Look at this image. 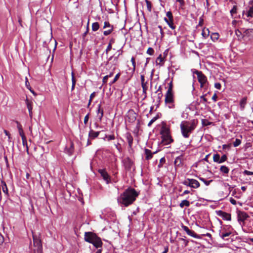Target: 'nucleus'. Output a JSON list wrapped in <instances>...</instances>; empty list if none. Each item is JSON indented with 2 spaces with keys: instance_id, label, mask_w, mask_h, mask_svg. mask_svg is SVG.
Masks as SVG:
<instances>
[{
  "instance_id": "f257e3e1",
  "label": "nucleus",
  "mask_w": 253,
  "mask_h": 253,
  "mask_svg": "<svg viewBox=\"0 0 253 253\" xmlns=\"http://www.w3.org/2000/svg\"><path fill=\"white\" fill-rule=\"evenodd\" d=\"M138 195L134 189L129 188L118 197V202L122 207H127L133 203Z\"/></svg>"
},
{
  "instance_id": "f03ea898",
  "label": "nucleus",
  "mask_w": 253,
  "mask_h": 253,
  "mask_svg": "<svg viewBox=\"0 0 253 253\" xmlns=\"http://www.w3.org/2000/svg\"><path fill=\"white\" fill-rule=\"evenodd\" d=\"M196 127V124L194 120L190 121H182L180 125V127L182 136L187 138Z\"/></svg>"
},
{
  "instance_id": "7ed1b4c3",
  "label": "nucleus",
  "mask_w": 253,
  "mask_h": 253,
  "mask_svg": "<svg viewBox=\"0 0 253 253\" xmlns=\"http://www.w3.org/2000/svg\"><path fill=\"white\" fill-rule=\"evenodd\" d=\"M233 231V228L231 225H223L221 229L219 231V236L223 239L225 240L226 237L229 236Z\"/></svg>"
},
{
  "instance_id": "20e7f679",
  "label": "nucleus",
  "mask_w": 253,
  "mask_h": 253,
  "mask_svg": "<svg viewBox=\"0 0 253 253\" xmlns=\"http://www.w3.org/2000/svg\"><path fill=\"white\" fill-rule=\"evenodd\" d=\"M118 64V56H110L107 62L106 65L110 70L114 71Z\"/></svg>"
},
{
  "instance_id": "39448f33",
  "label": "nucleus",
  "mask_w": 253,
  "mask_h": 253,
  "mask_svg": "<svg viewBox=\"0 0 253 253\" xmlns=\"http://www.w3.org/2000/svg\"><path fill=\"white\" fill-rule=\"evenodd\" d=\"M162 135V143L164 145L169 144L173 141L169 130L167 129H164L161 131Z\"/></svg>"
},
{
  "instance_id": "423d86ee",
  "label": "nucleus",
  "mask_w": 253,
  "mask_h": 253,
  "mask_svg": "<svg viewBox=\"0 0 253 253\" xmlns=\"http://www.w3.org/2000/svg\"><path fill=\"white\" fill-rule=\"evenodd\" d=\"M181 183L186 186H189L194 189L198 188L200 185V183L197 180L192 178H186L182 181Z\"/></svg>"
},
{
  "instance_id": "0eeeda50",
  "label": "nucleus",
  "mask_w": 253,
  "mask_h": 253,
  "mask_svg": "<svg viewBox=\"0 0 253 253\" xmlns=\"http://www.w3.org/2000/svg\"><path fill=\"white\" fill-rule=\"evenodd\" d=\"M34 246L36 248L38 253H42V246L41 240L37 236L33 235Z\"/></svg>"
},
{
  "instance_id": "6e6552de",
  "label": "nucleus",
  "mask_w": 253,
  "mask_h": 253,
  "mask_svg": "<svg viewBox=\"0 0 253 253\" xmlns=\"http://www.w3.org/2000/svg\"><path fill=\"white\" fill-rule=\"evenodd\" d=\"M238 221L241 226L244 224V221L249 217L247 213L244 211H239L238 212Z\"/></svg>"
},
{
  "instance_id": "1a4fd4ad",
  "label": "nucleus",
  "mask_w": 253,
  "mask_h": 253,
  "mask_svg": "<svg viewBox=\"0 0 253 253\" xmlns=\"http://www.w3.org/2000/svg\"><path fill=\"white\" fill-rule=\"evenodd\" d=\"M109 28V29L103 32V35L105 36L110 35L113 31L114 27L111 25L108 21H105L104 23L103 29Z\"/></svg>"
},
{
  "instance_id": "9d476101",
  "label": "nucleus",
  "mask_w": 253,
  "mask_h": 253,
  "mask_svg": "<svg viewBox=\"0 0 253 253\" xmlns=\"http://www.w3.org/2000/svg\"><path fill=\"white\" fill-rule=\"evenodd\" d=\"M97 236L90 232H85L84 234V240L89 243H91Z\"/></svg>"
},
{
  "instance_id": "9b49d317",
  "label": "nucleus",
  "mask_w": 253,
  "mask_h": 253,
  "mask_svg": "<svg viewBox=\"0 0 253 253\" xmlns=\"http://www.w3.org/2000/svg\"><path fill=\"white\" fill-rule=\"evenodd\" d=\"M165 103H170V102L174 101L173 94L172 92H171V88H168L167 93L165 95Z\"/></svg>"
},
{
  "instance_id": "f8f14e48",
  "label": "nucleus",
  "mask_w": 253,
  "mask_h": 253,
  "mask_svg": "<svg viewBox=\"0 0 253 253\" xmlns=\"http://www.w3.org/2000/svg\"><path fill=\"white\" fill-rule=\"evenodd\" d=\"M217 214L221 217L224 220L230 221L231 219V214L222 211H216Z\"/></svg>"
},
{
  "instance_id": "ddd939ff",
  "label": "nucleus",
  "mask_w": 253,
  "mask_h": 253,
  "mask_svg": "<svg viewBox=\"0 0 253 253\" xmlns=\"http://www.w3.org/2000/svg\"><path fill=\"white\" fill-rule=\"evenodd\" d=\"M98 172L101 174L103 179L106 181L107 184L110 182V177L105 169H99Z\"/></svg>"
},
{
  "instance_id": "4468645a",
  "label": "nucleus",
  "mask_w": 253,
  "mask_h": 253,
  "mask_svg": "<svg viewBox=\"0 0 253 253\" xmlns=\"http://www.w3.org/2000/svg\"><path fill=\"white\" fill-rule=\"evenodd\" d=\"M194 73L197 75L199 82L207 83V77L202 73V72L196 70Z\"/></svg>"
},
{
  "instance_id": "2eb2a0df",
  "label": "nucleus",
  "mask_w": 253,
  "mask_h": 253,
  "mask_svg": "<svg viewBox=\"0 0 253 253\" xmlns=\"http://www.w3.org/2000/svg\"><path fill=\"white\" fill-rule=\"evenodd\" d=\"M183 156L182 155L177 157L174 160V164L175 168L180 167L182 165Z\"/></svg>"
},
{
  "instance_id": "dca6fc26",
  "label": "nucleus",
  "mask_w": 253,
  "mask_h": 253,
  "mask_svg": "<svg viewBox=\"0 0 253 253\" xmlns=\"http://www.w3.org/2000/svg\"><path fill=\"white\" fill-rule=\"evenodd\" d=\"M1 186L2 187V191L4 194L5 198L7 199L9 197L8 190L6 183L3 180L1 181Z\"/></svg>"
},
{
  "instance_id": "f3484780",
  "label": "nucleus",
  "mask_w": 253,
  "mask_h": 253,
  "mask_svg": "<svg viewBox=\"0 0 253 253\" xmlns=\"http://www.w3.org/2000/svg\"><path fill=\"white\" fill-rule=\"evenodd\" d=\"M92 244L95 248H98L102 247V242L99 237L97 236L95 238L93 242L91 243Z\"/></svg>"
},
{
  "instance_id": "a211bd4d",
  "label": "nucleus",
  "mask_w": 253,
  "mask_h": 253,
  "mask_svg": "<svg viewBox=\"0 0 253 253\" xmlns=\"http://www.w3.org/2000/svg\"><path fill=\"white\" fill-rule=\"evenodd\" d=\"M97 113L98 119L100 121H101L104 114L103 110V109L101 108V104H99L97 105Z\"/></svg>"
},
{
  "instance_id": "6ab92c4d",
  "label": "nucleus",
  "mask_w": 253,
  "mask_h": 253,
  "mask_svg": "<svg viewBox=\"0 0 253 253\" xmlns=\"http://www.w3.org/2000/svg\"><path fill=\"white\" fill-rule=\"evenodd\" d=\"M126 138L128 142L129 148H131L133 143V137L130 133H126Z\"/></svg>"
},
{
  "instance_id": "aec40b11",
  "label": "nucleus",
  "mask_w": 253,
  "mask_h": 253,
  "mask_svg": "<svg viewBox=\"0 0 253 253\" xmlns=\"http://www.w3.org/2000/svg\"><path fill=\"white\" fill-rule=\"evenodd\" d=\"M124 167L126 170H130L131 168L132 163L131 161L127 159L126 160H125L124 161Z\"/></svg>"
},
{
  "instance_id": "412c9836",
  "label": "nucleus",
  "mask_w": 253,
  "mask_h": 253,
  "mask_svg": "<svg viewBox=\"0 0 253 253\" xmlns=\"http://www.w3.org/2000/svg\"><path fill=\"white\" fill-rule=\"evenodd\" d=\"M26 104L27 107L28 109L29 116L31 118L32 117V102L30 101L28 99L26 100Z\"/></svg>"
},
{
  "instance_id": "4be33fe9",
  "label": "nucleus",
  "mask_w": 253,
  "mask_h": 253,
  "mask_svg": "<svg viewBox=\"0 0 253 253\" xmlns=\"http://www.w3.org/2000/svg\"><path fill=\"white\" fill-rule=\"evenodd\" d=\"M100 132V131H95L92 129H90L88 133V137L91 139H94L98 136Z\"/></svg>"
},
{
  "instance_id": "5701e85b",
  "label": "nucleus",
  "mask_w": 253,
  "mask_h": 253,
  "mask_svg": "<svg viewBox=\"0 0 253 253\" xmlns=\"http://www.w3.org/2000/svg\"><path fill=\"white\" fill-rule=\"evenodd\" d=\"M247 104V98L243 97L240 101V108L241 110L245 109V106Z\"/></svg>"
},
{
  "instance_id": "b1692460",
  "label": "nucleus",
  "mask_w": 253,
  "mask_h": 253,
  "mask_svg": "<svg viewBox=\"0 0 253 253\" xmlns=\"http://www.w3.org/2000/svg\"><path fill=\"white\" fill-rule=\"evenodd\" d=\"M145 154L146 155L145 159L147 160H149L152 158L153 153H152L151 150L148 149H145Z\"/></svg>"
},
{
  "instance_id": "393cba45",
  "label": "nucleus",
  "mask_w": 253,
  "mask_h": 253,
  "mask_svg": "<svg viewBox=\"0 0 253 253\" xmlns=\"http://www.w3.org/2000/svg\"><path fill=\"white\" fill-rule=\"evenodd\" d=\"M245 14L247 17H253V5L249 8V9L245 13V11H243V15Z\"/></svg>"
},
{
  "instance_id": "a878e982",
  "label": "nucleus",
  "mask_w": 253,
  "mask_h": 253,
  "mask_svg": "<svg viewBox=\"0 0 253 253\" xmlns=\"http://www.w3.org/2000/svg\"><path fill=\"white\" fill-rule=\"evenodd\" d=\"M65 152L69 156H71L74 152L73 144L72 143L69 148H66Z\"/></svg>"
},
{
  "instance_id": "bb28decb",
  "label": "nucleus",
  "mask_w": 253,
  "mask_h": 253,
  "mask_svg": "<svg viewBox=\"0 0 253 253\" xmlns=\"http://www.w3.org/2000/svg\"><path fill=\"white\" fill-rule=\"evenodd\" d=\"M220 171L224 174H227L229 172V169L225 166H221L220 168Z\"/></svg>"
},
{
  "instance_id": "cd10ccee",
  "label": "nucleus",
  "mask_w": 253,
  "mask_h": 253,
  "mask_svg": "<svg viewBox=\"0 0 253 253\" xmlns=\"http://www.w3.org/2000/svg\"><path fill=\"white\" fill-rule=\"evenodd\" d=\"M164 20L171 29H174L175 28V26L173 23V20L171 21L168 20L167 18H165Z\"/></svg>"
},
{
  "instance_id": "c85d7f7f",
  "label": "nucleus",
  "mask_w": 253,
  "mask_h": 253,
  "mask_svg": "<svg viewBox=\"0 0 253 253\" xmlns=\"http://www.w3.org/2000/svg\"><path fill=\"white\" fill-rule=\"evenodd\" d=\"M190 206V202L187 200H184L181 201L179 204L180 208H183L184 207H189Z\"/></svg>"
},
{
  "instance_id": "c756f323",
  "label": "nucleus",
  "mask_w": 253,
  "mask_h": 253,
  "mask_svg": "<svg viewBox=\"0 0 253 253\" xmlns=\"http://www.w3.org/2000/svg\"><path fill=\"white\" fill-rule=\"evenodd\" d=\"M219 34L217 33H213L211 36V38L213 42H215L219 39Z\"/></svg>"
},
{
  "instance_id": "7c9ffc66",
  "label": "nucleus",
  "mask_w": 253,
  "mask_h": 253,
  "mask_svg": "<svg viewBox=\"0 0 253 253\" xmlns=\"http://www.w3.org/2000/svg\"><path fill=\"white\" fill-rule=\"evenodd\" d=\"M187 234L191 236V237H194V238H196V239H199L200 238V237L199 235H197L195 232L194 231H192V230H189V231L188 232V233H187Z\"/></svg>"
},
{
  "instance_id": "2f4dec72",
  "label": "nucleus",
  "mask_w": 253,
  "mask_h": 253,
  "mask_svg": "<svg viewBox=\"0 0 253 253\" xmlns=\"http://www.w3.org/2000/svg\"><path fill=\"white\" fill-rule=\"evenodd\" d=\"M115 138V136L114 134L108 135L107 134L105 135V137L103 138L104 140H107V141H110L112 140H114Z\"/></svg>"
},
{
  "instance_id": "473e14b6",
  "label": "nucleus",
  "mask_w": 253,
  "mask_h": 253,
  "mask_svg": "<svg viewBox=\"0 0 253 253\" xmlns=\"http://www.w3.org/2000/svg\"><path fill=\"white\" fill-rule=\"evenodd\" d=\"M210 34V31L208 29H207L206 30L203 29L202 33V35L204 38H207Z\"/></svg>"
},
{
  "instance_id": "72a5a7b5",
  "label": "nucleus",
  "mask_w": 253,
  "mask_h": 253,
  "mask_svg": "<svg viewBox=\"0 0 253 253\" xmlns=\"http://www.w3.org/2000/svg\"><path fill=\"white\" fill-rule=\"evenodd\" d=\"M99 28V25L98 22L93 23L92 24V30L93 31H96Z\"/></svg>"
},
{
  "instance_id": "f704fd0d",
  "label": "nucleus",
  "mask_w": 253,
  "mask_h": 253,
  "mask_svg": "<svg viewBox=\"0 0 253 253\" xmlns=\"http://www.w3.org/2000/svg\"><path fill=\"white\" fill-rule=\"evenodd\" d=\"M213 160L214 162L220 164V155L218 154H214Z\"/></svg>"
},
{
  "instance_id": "c9c22d12",
  "label": "nucleus",
  "mask_w": 253,
  "mask_h": 253,
  "mask_svg": "<svg viewBox=\"0 0 253 253\" xmlns=\"http://www.w3.org/2000/svg\"><path fill=\"white\" fill-rule=\"evenodd\" d=\"M199 179L202 181L204 183V184L207 185V186H208L210 184V183L212 181V180H206L203 177H199Z\"/></svg>"
},
{
  "instance_id": "e433bc0d",
  "label": "nucleus",
  "mask_w": 253,
  "mask_h": 253,
  "mask_svg": "<svg viewBox=\"0 0 253 253\" xmlns=\"http://www.w3.org/2000/svg\"><path fill=\"white\" fill-rule=\"evenodd\" d=\"M75 84H76V80H75L74 76V73L72 72V87H71L72 90L74 89Z\"/></svg>"
},
{
  "instance_id": "4c0bfd02",
  "label": "nucleus",
  "mask_w": 253,
  "mask_h": 253,
  "mask_svg": "<svg viewBox=\"0 0 253 253\" xmlns=\"http://www.w3.org/2000/svg\"><path fill=\"white\" fill-rule=\"evenodd\" d=\"M22 140L23 146L26 148L27 151L28 152V147L26 137L22 138Z\"/></svg>"
},
{
  "instance_id": "58836bf2",
  "label": "nucleus",
  "mask_w": 253,
  "mask_h": 253,
  "mask_svg": "<svg viewBox=\"0 0 253 253\" xmlns=\"http://www.w3.org/2000/svg\"><path fill=\"white\" fill-rule=\"evenodd\" d=\"M241 143V140L239 139L236 138L235 141L233 142V146L234 147H237L240 145Z\"/></svg>"
},
{
  "instance_id": "ea45409f",
  "label": "nucleus",
  "mask_w": 253,
  "mask_h": 253,
  "mask_svg": "<svg viewBox=\"0 0 253 253\" xmlns=\"http://www.w3.org/2000/svg\"><path fill=\"white\" fill-rule=\"evenodd\" d=\"M169 108L173 109L175 107L174 101L170 102V103H165Z\"/></svg>"
},
{
  "instance_id": "a19ab883",
  "label": "nucleus",
  "mask_w": 253,
  "mask_h": 253,
  "mask_svg": "<svg viewBox=\"0 0 253 253\" xmlns=\"http://www.w3.org/2000/svg\"><path fill=\"white\" fill-rule=\"evenodd\" d=\"M158 119V116H156V117H154V118H153L150 120V121L149 122V123L148 124V126H150L152 125V124L153 123H154Z\"/></svg>"
},
{
  "instance_id": "79ce46f5",
  "label": "nucleus",
  "mask_w": 253,
  "mask_h": 253,
  "mask_svg": "<svg viewBox=\"0 0 253 253\" xmlns=\"http://www.w3.org/2000/svg\"><path fill=\"white\" fill-rule=\"evenodd\" d=\"M163 62V58L162 57L161 55H159L156 59V63L157 64H160Z\"/></svg>"
},
{
  "instance_id": "37998d69",
  "label": "nucleus",
  "mask_w": 253,
  "mask_h": 253,
  "mask_svg": "<svg viewBox=\"0 0 253 253\" xmlns=\"http://www.w3.org/2000/svg\"><path fill=\"white\" fill-rule=\"evenodd\" d=\"M120 73H118L115 76V77L114 79H113V80L110 83V84H113L114 83H115L118 80V79L120 77Z\"/></svg>"
},
{
  "instance_id": "c03bdc74",
  "label": "nucleus",
  "mask_w": 253,
  "mask_h": 253,
  "mask_svg": "<svg viewBox=\"0 0 253 253\" xmlns=\"http://www.w3.org/2000/svg\"><path fill=\"white\" fill-rule=\"evenodd\" d=\"M131 62L132 65L133 66L132 73H134L135 69V59L133 57H132L131 58Z\"/></svg>"
},
{
  "instance_id": "a18cd8bd",
  "label": "nucleus",
  "mask_w": 253,
  "mask_h": 253,
  "mask_svg": "<svg viewBox=\"0 0 253 253\" xmlns=\"http://www.w3.org/2000/svg\"><path fill=\"white\" fill-rule=\"evenodd\" d=\"M167 16L169 18L168 20H173L172 14L170 11H168L166 13Z\"/></svg>"
},
{
  "instance_id": "49530a36",
  "label": "nucleus",
  "mask_w": 253,
  "mask_h": 253,
  "mask_svg": "<svg viewBox=\"0 0 253 253\" xmlns=\"http://www.w3.org/2000/svg\"><path fill=\"white\" fill-rule=\"evenodd\" d=\"M227 160V156L226 155H222L221 157H220V164L225 162Z\"/></svg>"
},
{
  "instance_id": "de8ad7c7",
  "label": "nucleus",
  "mask_w": 253,
  "mask_h": 253,
  "mask_svg": "<svg viewBox=\"0 0 253 253\" xmlns=\"http://www.w3.org/2000/svg\"><path fill=\"white\" fill-rule=\"evenodd\" d=\"M115 146L120 153H121L122 152V148L121 146V144L119 143L115 144Z\"/></svg>"
},
{
  "instance_id": "09e8293b",
  "label": "nucleus",
  "mask_w": 253,
  "mask_h": 253,
  "mask_svg": "<svg viewBox=\"0 0 253 253\" xmlns=\"http://www.w3.org/2000/svg\"><path fill=\"white\" fill-rule=\"evenodd\" d=\"M154 52V49L151 48V47H149L148 48V49H147V53H148V54L150 55H152L153 54Z\"/></svg>"
},
{
  "instance_id": "8fccbe9b",
  "label": "nucleus",
  "mask_w": 253,
  "mask_h": 253,
  "mask_svg": "<svg viewBox=\"0 0 253 253\" xmlns=\"http://www.w3.org/2000/svg\"><path fill=\"white\" fill-rule=\"evenodd\" d=\"M166 162V160H165V159L164 157L163 158H162L160 160V164H159L158 165V167H162V165L164 163H165Z\"/></svg>"
},
{
  "instance_id": "3c124183",
  "label": "nucleus",
  "mask_w": 253,
  "mask_h": 253,
  "mask_svg": "<svg viewBox=\"0 0 253 253\" xmlns=\"http://www.w3.org/2000/svg\"><path fill=\"white\" fill-rule=\"evenodd\" d=\"M207 95V94H206L205 95H202L200 96V98L203 101V103L204 104H206L207 102V99L205 98V96Z\"/></svg>"
},
{
  "instance_id": "603ef678",
  "label": "nucleus",
  "mask_w": 253,
  "mask_h": 253,
  "mask_svg": "<svg viewBox=\"0 0 253 253\" xmlns=\"http://www.w3.org/2000/svg\"><path fill=\"white\" fill-rule=\"evenodd\" d=\"M237 12V7L236 6H234L230 10V13L231 15L235 14Z\"/></svg>"
},
{
  "instance_id": "864d4df0",
  "label": "nucleus",
  "mask_w": 253,
  "mask_h": 253,
  "mask_svg": "<svg viewBox=\"0 0 253 253\" xmlns=\"http://www.w3.org/2000/svg\"><path fill=\"white\" fill-rule=\"evenodd\" d=\"M111 49H112V45H111V44H108V45L107 46V48L105 50L106 54H108L109 51H110Z\"/></svg>"
},
{
  "instance_id": "5fc2aeb1",
  "label": "nucleus",
  "mask_w": 253,
  "mask_h": 253,
  "mask_svg": "<svg viewBox=\"0 0 253 253\" xmlns=\"http://www.w3.org/2000/svg\"><path fill=\"white\" fill-rule=\"evenodd\" d=\"M244 174L247 175H253V172L249 171L247 170H245L244 171Z\"/></svg>"
},
{
  "instance_id": "6e6d98bb",
  "label": "nucleus",
  "mask_w": 253,
  "mask_h": 253,
  "mask_svg": "<svg viewBox=\"0 0 253 253\" xmlns=\"http://www.w3.org/2000/svg\"><path fill=\"white\" fill-rule=\"evenodd\" d=\"M89 114H87L85 117H84V124L85 125L87 124L88 121V119H89Z\"/></svg>"
},
{
  "instance_id": "4d7b16f0",
  "label": "nucleus",
  "mask_w": 253,
  "mask_h": 253,
  "mask_svg": "<svg viewBox=\"0 0 253 253\" xmlns=\"http://www.w3.org/2000/svg\"><path fill=\"white\" fill-rule=\"evenodd\" d=\"M181 228L184 231H185L186 232V233H188V232L190 230L188 227L184 225L183 224L181 225Z\"/></svg>"
},
{
  "instance_id": "13d9d810",
  "label": "nucleus",
  "mask_w": 253,
  "mask_h": 253,
  "mask_svg": "<svg viewBox=\"0 0 253 253\" xmlns=\"http://www.w3.org/2000/svg\"><path fill=\"white\" fill-rule=\"evenodd\" d=\"M18 131H19V135L21 137V138H26V136H25V135L24 134V131H23V129L21 130H19Z\"/></svg>"
},
{
  "instance_id": "bf43d9fd",
  "label": "nucleus",
  "mask_w": 253,
  "mask_h": 253,
  "mask_svg": "<svg viewBox=\"0 0 253 253\" xmlns=\"http://www.w3.org/2000/svg\"><path fill=\"white\" fill-rule=\"evenodd\" d=\"M214 87L218 89H220L221 85V84L219 83H216L214 84Z\"/></svg>"
},
{
  "instance_id": "052dcab7",
  "label": "nucleus",
  "mask_w": 253,
  "mask_h": 253,
  "mask_svg": "<svg viewBox=\"0 0 253 253\" xmlns=\"http://www.w3.org/2000/svg\"><path fill=\"white\" fill-rule=\"evenodd\" d=\"M141 86L142 88H144V87L148 88V86H147L148 82L147 81L145 82L144 83H141Z\"/></svg>"
},
{
  "instance_id": "680f3d73",
  "label": "nucleus",
  "mask_w": 253,
  "mask_h": 253,
  "mask_svg": "<svg viewBox=\"0 0 253 253\" xmlns=\"http://www.w3.org/2000/svg\"><path fill=\"white\" fill-rule=\"evenodd\" d=\"M146 3H147V8L148 9H149V10H151V3L149 1H148V0H146Z\"/></svg>"
},
{
  "instance_id": "e2e57ef3",
  "label": "nucleus",
  "mask_w": 253,
  "mask_h": 253,
  "mask_svg": "<svg viewBox=\"0 0 253 253\" xmlns=\"http://www.w3.org/2000/svg\"><path fill=\"white\" fill-rule=\"evenodd\" d=\"M176 1L180 3L181 6H183L185 4L184 0H176Z\"/></svg>"
},
{
  "instance_id": "0e129e2a",
  "label": "nucleus",
  "mask_w": 253,
  "mask_h": 253,
  "mask_svg": "<svg viewBox=\"0 0 253 253\" xmlns=\"http://www.w3.org/2000/svg\"><path fill=\"white\" fill-rule=\"evenodd\" d=\"M16 123L17 124V127L18 129V131L22 130L23 129L21 125L18 122H16Z\"/></svg>"
},
{
  "instance_id": "69168bd1",
  "label": "nucleus",
  "mask_w": 253,
  "mask_h": 253,
  "mask_svg": "<svg viewBox=\"0 0 253 253\" xmlns=\"http://www.w3.org/2000/svg\"><path fill=\"white\" fill-rule=\"evenodd\" d=\"M25 85H26L27 88H28V89L30 87H31L30 86V83L28 82V79H27V78H26Z\"/></svg>"
},
{
  "instance_id": "338daca9",
  "label": "nucleus",
  "mask_w": 253,
  "mask_h": 253,
  "mask_svg": "<svg viewBox=\"0 0 253 253\" xmlns=\"http://www.w3.org/2000/svg\"><path fill=\"white\" fill-rule=\"evenodd\" d=\"M224 185L225 187H228L229 192H231L232 190V187L228 183H224Z\"/></svg>"
},
{
  "instance_id": "774afa93",
  "label": "nucleus",
  "mask_w": 253,
  "mask_h": 253,
  "mask_svg": "<svg viewBox=\"0 0 253 253\" xmlns=\"http://www.w3.org/2000/svg\"><path fill=\"white\" fill-rule=\"evenodd\" d=\"M108 76H104L103 78V80H102V82L103 84H106L107 82V80H108Z\"/></svg>"
}]
</instances>
